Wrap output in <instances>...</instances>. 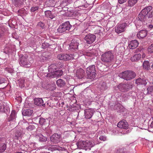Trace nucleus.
I'll use <instances>...</instances> for the list:
<instances>
[{
	"label": "nucleus",
	"instance_id": "nucleus-38",
	"mask_svg": "<svg viewBox=\"0 0 153 153\" xmlns=\"http://www.w3.org/2000/svg\"><path fill=\"white\" fill-rule=\"evenodd\" d=\"M39 8V7L38 6L33 7L31 8L30 10L32 12H34L35 11L38 10Z\"/></svg>",
	"mask_w": 153,
	"mask_h": 153
},
{
	"label": "nucleus",
	"instance_id": "nucleus-6",
	"mask_svg": "<svg viewBox=\"0 0 153 153\" xmlns=\"http://www.w3.org/2000/svg\"><path fill=\"white\" fill-rule=\"evenodd\" d=\"M95 68L94 65H92L87 68V78L92 79L95 77Z\"/></svg>",
	"mask_w": 153,
	"mask_h": 153
},
{
	"label": "nucleus",
	"instance_id": "nucleus-9",
	"mask_svg": "<svg viewBox=\"0 0 153 153\" xmlns=\"http://www.w3.org/2000/svg\"><path fill=\"white\" fill-rule=\"evenodd\" d=\"M127 26L126 23L119 24L115 27V31L117 33H120L125 31V28Z\"/></svg>",
	"mask_w": 153,
	"mask_h": 153
},
{
	"label": "nucleus",
	"instance_id": "nucleus-31",
	"mask_svg": "<svg viewBox=\"0 0 153 153\" xmlns=\"http://www.w3.org/2000/svg\"><path fill=\"white\" fill-rule=\"evenodd\" d=\"M48 89L50 91H53L55 89L56 85L54 83H53L48 85Z\"/></svg>",
	"mask_w": 153,
	"mask_h": 153
},
{
	"label": "nucleus",
	"instance_id": "nucleus-5",
	"mask_svg": "<svg viewBox=\"0 0 153 153\" xmlns=\"http://www.w3.org/2000/svg\"><path fill=\"white\" fill-rule=\"evenodd\" d=\"M122 78L127 80H130L135 76L136 74L133 71H125L122 72L121 74Z\"/></svg>",
	"mask_w": 153,
	"mask_h": 153
},
{
	"label": "nucleus",
	"instance_id": "nucleus-51",
	"mask_svg": "<svg viewBox=\"0 0 153 153\" xmlns=\"http://www.w3.org/2000/svg\"><path fill=\"white\" fill-rule=\"evenodd\" d=\"M15 153H22V152H16Z\"/></svg>",
	"mask_w": 153,
	"mask_h": 153
},
{
	"label": "nucleus",
	"instance_id": "nucleus-40",
	"mask_svg": "<svg viewBox=\"0 0 153 153\" xmlns=\"http://www.w3.org/2000/svg\"><path fill=\"white\" fill-rule=\"evenodd\" d=\"M50 45L49 43L46 42H44V43H42V47L43 48H47Z\"/></svg>",
	"mask_w": 153,
	"mask_h": 153
},
{
	"label": "nucleus",
	"instance_id": "nucleus-53",
	"mask_svg": "<svg viewBox=\"0 0 153 153\" xmlns=\"http://www.w3.org/2000/svg\"><path fill=\"white\" fill-rule=\"evenodd\" d=\"M151 68H152L153 69V63L152 64V65L151 66Z\"/></svg>",
	"mask_w": 153,
	"mask_h": 153
},
{
	"label": "nucleus",
	"instance_id": "nucleus-29",
	"mask_svg": "<svg viewBox=\"0 0 153 153\" xmlns=\"http://www.w3.org/2000/svg\"><path fill=\"white\" fill-rule=\"evenodd\" d=\"M45 15L46 16L49 18L51 19L54 17V16L51 13V11L50 10H46L45 12Z\"/></svg>",
	"mask_w": 153,
	"mask_h": 153
},
{
	"label": "nucleus",
	"instance_id": "nucleus-22",
	"mask_svg": "<svg viewBox=\"0 0 153 153\" xmlns=\"http://www.w3.org/2000/svg\"><path fill=\"white\" fill-rule=\"evenodd\" d=\"M21 64L23 65H27L29 64V61L27 59L25 56H22L20 59Z\"/></svg>",
	"mask_w": 153,
	"mask_h": 153
},
{
	"label": "nucleus",
	"instance_id": "nucleus-25",
	"mask_svg": "<svg viewBox=\"0 0 153 153\" xmlns=\"http://www.w3.org/2000/svg\"><path fill=\"white\" fill-rule=\"evenodd\" d=\"M56 83L57 85L60 87H63L65 84V81L62 79H59L57 80L56 81Z\"/></svg>",
	"mask_w": 153,
	"mask_h": 153
},
{
	"label": "nucleus",
	"instance_id": "nucleus-39",
	"mask_svg": "<svg viewBox=\"0 0 153 153\" xmlns=\"http://www.w3.org/2000/svg\"><path fill=\"white\" fill-rule=\"evenodd\" d=\"M71 0H63L62 1V4H65L64 5H67L68 4L70 3Z\"/></svg>",
	"mask_w": 153,
	"mask_h": 153
},
{
	"label": "nucleus",
	"instance_id": "nucleus-2",
	"mask_svg": "<svg viewBox=\"0 0 153 153\" xmlns=\"http://www.w3.org/2000/svg\"><path fill=\"white\" fill-rule=\"evenodd\" d=\"M77 144V146L79 149H85V150L90 149L95 144L92 140L80 141Z\"/></svg>",
	"mask_w": 153,
	"mask_h": 153
},
{
	"label": "nucleus",
	"instance_id": "nucleus-42",
	"mask_svg": "<svg viewBox=\"0 0 153 153\" xmlns=\"http://www.w3.org/2000/svg\"><path fill=\"white\" fill-rule=\"evenodd\" d=\"M101 89L103 90H105L106 88V83L105 82H103L102 85Z\"/></svg>",
	"mask_w": 153,
	"mask_h": 153
},
{
	"label": "nucleus",
	"instance_id": "nucleus-24",
	"mask_svg": "<svg viewBox=\"0 0 153 153\" xmlns=\"http://www.w3.org/2000/svg\"><path fill=\"white\" fill-rule=\"evenodd\" d=\"M63 74V72L61 70L58 71H56L53 73H52V75L53 77H59L61 76Z\"/></svg>",
	"mask_w": 153,
	"mask_h": 153
},
{
	"label": "nucleus",
	"instance_id": "nucleus-19",
	"mask_svg": "<svg viewBox=\"0 0 153 153\" xmlns=\"http://www.w3.org/2000/svg\"><path fill=\"white\" fill-rule=\"evenodd\" d=\"M35 137L37 140L40 142H45L47 140V137L44 136L41 134L36 135Z\"/></svg>",
	"mask_w": 153,
	"mask_h": 153
},
{
	"label": "nucleus",
	"instance_id": "nucleus-36",
	"mask_svg": "<svg viewBox=\"0 0 153 153\" xmlns=\"http://www.w3.org/2000/svg\"><path fill=\"white\" fill-rule=\"evenodd\" d=\"M37 25L38 27H41L42 29H44L45 27V24L42 22H39Z\"/></svg>",
	"mask_w": 153,
	"mask_h": 153
},
{
	"label": "nucleus",
	"instance_id": "nucleus-50",
	"mask_svg": "<svg viewBox=\"0 0 153 153\" xmlns=\"http://www.w3.org/2000/svg\"><path fill=\"white\" fill-rule=\"evenodd\" d=\"M145 56H146V55H145V54L143 53V55L142 56V58H144L145 57Z\"/></svg>",
	"mask_w": 153,
	"mask_h": 153
},
{
	"label": "nucleus",
	"instance_id": "nucleus-32",
	"mask_svg": "<svg viewBox=\"0 0 153 153\" xmlns=\"http://www.w3.org/2000/svg\"><path fill=\"white\" fill-rule=\"evenodd\" d=\"M137 0H129L128 5L130 6H134L137 2Z\"/></svg>",
	"mask_w": 153,
	"mask_h": 153
},
{
	"label": "nucleus",
	"instance_id": "nucleus-14",
	"mask_svg": "<svg viewBox=\"0 0 153 153\" xmlns=\"http://www.w3.org/2000/svg\"><path fill=\"white\" fill-rule=\"evenodd\" d=\"M138 44V42L137 40H134L130 42L128 47L130 49H133L137 47Z\"/></svg>",
	"mask_w": 153,
	"mask_h": 153
},
{
	"label": "nucleus",
	"instance_id": "nucleus-35",
	"mask_svg": "<svg viewBox=\"0 0 153 153\" xmlns=\"http://www.w3.org/2000/svg\"><path fill=\"white\" fill-rule=\"evenodd\" d=\"M149 53L153 52V44L150 45L147 49Z\"/></svg>",
	"mask_w": 153,
	"mask_h": 153
},
{
	"label": "nucleus",
	"instance_id": "nucleus-54",
	"mask_svg": "<svg viewBox=\"0 0 153 153\" xmlns=\"http://www.w3.org/2000/svg\"><path fill=\"white\" fill-rule=\"evenodd\" d=\"M1 138H0V144H1Z\"/></svg>",
	"mask_w": 153,
	"mask_h": 153
},
{
	"label": "nucleus",
	"instance_id": "nucleus-48",
	"mask_svg": "<svg viewBox=\"0 0 153 153\" xmlns=\"http://www.w3.org/2000/svg\"><path fill=\"white\" fill-rule=\"evenodd\" d=\"M152 120H153V121L152 122L151 124V127L152 128V129H153L152 130V132H153V117H152Z\"/></svg>",
	"mask_w": 153,
	"mask_h": 153
},
{
	"label": "nucleus",
	"instance_id": "nucleus-34",
	"mask_svg": "<svg viewBox=\"0 0 153 153\" xmlns=\"http://www.w3.org/2000/svg\"><path fill=\"white\" fill-rule=\"evenodd\" d=\"M39 123L42 126L45 125L46 123L47 124L46 121V120L42 118H40Z\"/></svg>",
	"mask_w": 153,
	"mask_h": 153
},
{
	"label": "nucleus",
	"instance_id": "nucleus-49",
	"mask_svg": "<svg viewBox=\"0 0 153 153\" xmlns=\"http://www.w3.org/2000/svg\"><path fill=\"white\" fill-rule=\"evenodd\" d=\"M62 149V148L59 147V146H58L56 148V150H61V149Z\"/></svg>",
	"mask_w": 153,
	"mask_h": 153
},
{
	"label": "nucleus",
	"instance_id": "nucleus-55",
	"mask_svg": "<svg viewBox=\"0 0 153 153\" xmlns=\"http://www.w3.org/2000/svg\"><path fill=\"white\" fill-rule=\"evenodd\" d=\"M33 146H34V144H35V143H33Z\"/></svg>",
	"mask_w": 153,
	"mask_h": 153
},
{
	"label": "nucleus",
	"instance_id": "nucleus-10",
	"mask_svg": "<svg viewBox=\"0 0 153 153\" xmlns=\"http://www.w3.org/2000/svg\"><path fill=\"white\" fill-rule=\"evenodd\" d=\"M85 40L86 41V42L88 44H91L93 43L95 40L96 36L94 35L90 34L86 35L85 37Z\"/></svg>",
	"mask_w": 153,
	"mask_h": 153
},
{
	"label": "nucleus",
	"instance_id": "nucleus-4",
	"mask_svg": "<svg viewBox=\"0 0 153 153\" xmlns=\"http://www.w3.org/2000/svg\"><path fill=\"white\" fill-rule=\"evenodd\" d=\"M132 82H127L126 83H121L117 86L119 90L122 92H126L131 89L133 87Z\"/></svg>",
	"mask_w": 153,
	"mask_h": 153
},
{
	"label": "nucleus",
	"instance_id": "nucleus-16",
	"mask_svg": "<svg viewBox=\"0 0 153 153\" xmlns=\"http://www.w3.org/2000/svg\"><path fill=\"white\" fill-rule=\"evenodd\" d=\"M147 33V30H140L137 34V37L139 39H143L146 36Z\"/></svg>",
	"mask_w": 153,
	"mask_h": 153
},
{
	"label": "nucleus",
	"instance_id": "nucleus-1",
	"mask_svg": "<svg viewBox=\"0 0 153 153\" xmlns=\"http://www.w3.org/2000/svg\"><path fill=\"white\" fill-rule=\"evenodd\" d=\"M152 9V7L151 6L146 7L139 13L137 21L138 23H140V25H141L143 22L146 20L147 14Z\"/></svg>",
	"mask_w": 153,
	"mask_h": 153
},
{
	"label": "nucleus",
	"instance_id": "nucleus-44",
	"mask_svg": "<svg viewBox=\"0 0 153 153\" xmlns=\"http://www.w3.org/2000/svg\"><path fill=\"white\" fill-rule=\"evenodd\" d=\"M99 139L101 140L105 141L106 140V137L103 136H101L99 137Z\"/></svg>",
	"mask_w": 153,
	"mask_h": 153
},
{
	"label": "nucleus",
	"instance_id": "nucleus-37",
	"mask_svg": "<svg viewBox=\"0 0 153 153\" xmlns=\"http://www.w3.org/2000/svg\"><path fill=\"white\" fill-rule=\"evenodd\" d=\"M148 92L149 94L151 93L153 91V86H150L147 88Z\"/></svg>",
	"mask_w": 153,
	"mask_h": 153
},
{
	"label": "nucleus",
	"instance_id": "nucleus-3",
	"mask_svg": "<svg viewBox=\"0 0 153 153\" xmlns=\"http://www.w3.org/2000/svg\"><path fill=\"white\" fill-rule=\"evenodd\" d=\"M114 55L111 51L105 52L101 56V60L102 62L106 63H109L113 60Z\"/></svg>",
	"mask_w": 153,
	"mask_h": 153
},
{
	"label": "nucleus",
	"instance_id": "nucleus-27",
	"mask_svg": "<svg viewBox=\"0 0 153 153\" xmlns=\"http://www.w3.org/2000/svg\"><path fill=\"white\" fill-rule=\"evenodd\" d=\"M57 68V66L55 64H52L49 66V71L53 73L56 71Z\"/></svg>",
	"mask_w": 153,
	"mask_h": 153
},
{
	"label": "nucleus",
	"instance_id": "nucleus-18",
	"mask_svg": "<svg viewBox=\"0 0 153 153\" xmlns=\"http://www.w3.org/2000/svg\"><path fill=\"white\" fill-rule=\"evenodd\" d=\"M136 83L137 85H144L147 84V82L145 79L139 78L136 80Z\"/></svg>",
	"mask_w": 153,
	"mask_h": 153
},
{
	"label": "nucleus",
	"instance_id": "nucleus-20",
	"mask_svg": "<svg viewBox=\"0 0 153 153\" xmlns=\"http://www.w3.org/2000/svg\"><path fill=\"white\" fill-rule=\"evenodd\" d=\"M78 46V43L75 40H73L69 46V48L71 49H77Z\"/></svg>",
	"mask_w": 153,
	"mask_h": 153
},
{
	"label": "nucleus",
	"instance_id": "nucleus-33",
	"mask_svg": "<svg viewBox=\"0 0 153 153\" xmlns=\"http://www.w3.org/2000/svg\"><path fill=\"white\" fill-rule=\"evenodd\" d=\"M16 112L14 111H12L10 115V120H13L16 118Z\"/></svg>",
	"mask_w": 153,
	"mask_h": 153
},
{
	"label": "nucleus",
	"instance_id": "nucleus-43",
	"mask_svg": "<svg viewBox=\"0 0 153 153\" xmlns=\"http://www.w3.org/2000/svg\"><path fill=\"white\" fill-rule=\"evenodd\" d=\"M20 149L22 150L25 151L27 150L26 148L23 145H21L20 146Z\"/></svg>",
	"mask_w": 153,
	"mask_h": 153
},
{
	"label": "nucleus",
	"instance_id": "nucleus-23",
	"mask_svg": "<svg viewBox=\"0 0 153 153\" xmlns=\"http://www.w3.org/2000/svg\"><path fill=\"white\" fill-rule=\"evenodd\" d=\"M141 58L140 54H136L132 56L131 60L132 62H136L138 61Z\"/></svg>",
	"mask_w": 153,
	"mask_h": 153
},
{
	"label": "nucleus",
	"instance_id": "nucleus-30",
	"mask_svg": "<svg viewBox=\"0 0 153 153\" xmlns=\"http://www.w3.org/2000/svg\"><path fill=\"white\" fill-rule=\"evenodd\" d=\"M6 145L4 143H1L0 144V153L4 152L6 149Z\"/></svg>",
	"mask_w": 153,
	"mask_h": 153
},
{
	"label": "nucleus",
	"instance_id": "nucleus-21",
	"mask_svg": "<svg viewBox=\"0 0 153 153\" xmlns=\"http://www.w3.org/2000/svg\"><path fill=\"white\" fill-rule=\"evenodd\" d=\"M33 113V111L30 109H26L23 111L22 114L24 116H30Z\"/></svg>",
	"mask_w": 153,
	"mask_h": 153
},
{
	"label": "nucleus",
	"instance_id": "nucleus-7",
	"mask_svg": "<svg viewBox=\"0 0 153 153\" xmlns=\"http://www.w3.org/2000/svg\"><path fill=\"white\" fill-rule=\"evenodd\" d=\"M71 27V25L70 24L69 22H66L59 26L58 29V31L59 33H63L66 30H69Z\"/></svg>",
	"mask_w": 153,
	"mask_h": 153
},
{
	"label": "nucleus",
	"instance_id": "nucleus-47",
	"mask_svg": "<svg viewBox=\"0 0 153 153\" xmlns=\"http://www.w3.org/2000/svg\"><path fill=\"white\" fill-rule=\"evenodd\" d=\"M32 126H30L28 127L27 128V129L28 131L31 130Z\"/></svg>",
	"mask_w": 153,
	"mask_h": 153
},
{
	"label": "nucleus",
	"instance_id": "nucleus-15",
	"mask_svg": "<svg viewBox=\"0 0 153 153\" xmlns=\"http://www.w3.org/2000/svg\"><path fill=\"white\" fill-rule=\"evenodd\" d=\"M85 74L84 70L82 68H80L77 70L76 75V76L79 79H82L83 77Z\"/></svg>",
	"mask_w": 153,
	"mask_h": 153
},
{
	"label": "nucleus",
	"instance_id": "nucleus-28",
	"mask_svg": "<svg viewBox=\"0 0 153 153\" xmlns=\"http://www.w3.org/2000/svg\"><path fill=\"white\" fill-rule=\"evenodd\" d=\"M143 67L146 70H149L150 69V68L149 62L148 61H144L143 64Z\"/></svg>",
	"mask_w": 153,
	"mask_h": 153
},
{
	"label": "nucleus",
	"instance_id": "nucleus-52",
	"mask_svg": "<svg viewBox=\"0 0 153 153\" xmlns=\"http://www.w3.org/2000/svg\"><path fill=\"white\" fill-rule=\"evenodd\" d=\"M2 83V80H1V79H0V84L1 83Z\"/></svg>",
	"mask_w": 153,
	"mask_h": 153
},
{
	"label": "nucleus",
	"instance_id": "nucleus-12",
	"mask_svg": "<svg viewBox=\"0 0 153 153\" xmlns=\"http://www.w3.org/2000/svg\"><path fill=\"white\" fill-rule=\"evenodd\" d=\"M60 135L57 134H53L50 137L51 141L54 143H57L60 141V139L61 138Z\"/></svg>",
	"mask_w": 153,
	"mask_h": 153
},
{
	"label": "nucleus",
	"instance_id": "nucleus-56",
	"mask_svg": "<svg viewBox=\"0 0 153 153\" xmlns=\"http://www.w3.org/2000/svg\"><path fill=\"white\" fill-rule=\"evenodd\" d=\"M48 6H49H49H51V5H49Z\"/></svg>",
	"mask_w": 153,
	"mask_h": 153
},
{
	"label": "nucleus",
	"instance_id": "nucleus-13",
	"mask_svg": "<svg viewBox=\"0 0 153 153\" xmlns=\"http://www.w3.org/2000/svg\"><path fill=\"white\" fill-rule=\"evenodd\" d=\"M117 126L120 128L127 129L128 128V123L125 120H122L120 121L118 123Z\"/></svg>",
	"mask_w": 153,
	"mask_h": 153
},
{
	"label": "nucleus",
	"instance_id": "nucleus-45",
	"mask_svg": "<svg viewBox=\"0 0 153 153\" xmlns=\"http://www.w3.org/2000/svg\"><path fill=\"white\" fill-rule=\"evenodd\" d=\"M4 106L3 105L0 106V112H3L4 111Z\"/></svg>",
	"mask_w": 153,
	"mask_h": 153
},
{
	"label": "nucleus",
	"instance_id": "nucleus-26",
	"mask_svg": "<svg viewBox=\"0 0 153 153\" xmlns=\"http://www.w3.org/2000/svg\"><path fill=\"white\" fill-rule=\"evenodd\" d=\"M12 1L13 3L16 7H19L23 3L21 0H12Z\"/></svg>",
	"mask_w": 153,
	"mask_h": 153
},
{
	"label": "nucleus",
	"instance_id": "nucleus-41",
	"mask_svg": "<svg viewBox=\"0 0 153 153\" xmlns=\"http://www.w3.org/2000/svg\"><path fill=\"white\" fill-rule=\"evenodd\" d=\"M149 12L147 14V17L148 18L153 17V11Z\"/></svg>",
	"mask_w": 153,
	"mask_h": 153
},
{
	"label": "nucleus",
	"instance_id": "nucleus-17",
	"mask_svg": "<svg viewBox=\"0 0 153 153\" xmlns=\"http://www.w3.org/2000/svg\"><path fill=\"white\" fill-rule=\"evenodd\" d=\"M34 104L38 106L42 105L44 106L45 105V104H43V100L41 98H35L34 99Z\"/></svg>",
	"mask_w": 153,
	"mask_h": 153
},
{
	"label": "nucleus",
	"instance_id": "nucleus-57",
	"mask_svg": "<svg viewBox=\"0 0 153 153\" xmlns=\"http://www.w3.org/2000/svg\"><path fill=\"white\" fill-rule=\"evenodd\" d=\"M50 1H48L47 2L48 3V2H50Z\"/></svg>",
	"mask_w": 153,
	"mask_h": 153
},
{
	"label": "nucleus",
	"instance_id": "nucleus-8",
	"mask_svg": "<svg viewBox=\"0 0 153 153\" xmlns=\"http://www.w3.org/2000/svg\"><path fill=\"white\" fill-rule=\"evenodd\" d=\"M57 58L60 60H69L74 58V55L72 54H59Z\"/></svg>",
	"mask_w": 153,
	"mask_h": 153
},
{
	"label": "nucleus",
	"instance_id": "nucleus-46",
	"mask_svg": "<svg viewBox=\"0 0 153 153\" xmlns=\"http://www.w3.org/2000/svg\"><path fill=\"white\" fill-rule=\"evenodd\" d=\"M126 0H118V2L120 4H122L126 1Z\"/></svg>",
	"mask_w": 153,
	"mask_h": 153
},
{
	"label": "nucleus",
	"instance_id": "nucleus-11",
	"mask_svg": "<svg viewBox=\"0 0 153 153\" xmlns=\"http://www.w3.org/2000/svg\"><path fill=\"white\" fill-rule=\"evenodd\" d=\"M94 111L92 109H88L85 110V116L87 119H90L92 116Z\"/></svg>",
	"mask_w": 153,
	"mask_h": 153
}]
</instances>
